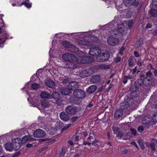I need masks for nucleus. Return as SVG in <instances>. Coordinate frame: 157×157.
Segmentation results:
<instances>
[{
    "instance_id": "nucleus-39",
    "label": "nucleus",
    "mask_w": 157,
    "mask_h": 157,
    "mask_svg": "<svg viewBox=\"0 0 157 157\" xmlns=\"http://www.w3.org/2000/svg\"><path fill=\"white\" fill-rule=\"evenodd\" d=\"M130 1L129 0H123V3L126 6L128 7L130 6H128V5H126L127 4H128V3H130Z\"/></svg>"
},
{
    "instance_id": "nucleus-24",
    "label": "nucleus",
    "mask_w": 157,
    "mask_h": 157,
    "mask_svg": "<svg viewBox=\"0 0 157 157\" xmlns=\"http://www.w3.org/2000/svg\"><path fill=\"white\" fill-rule=\"evenodd\" d=\"M51 96V98H53L56 100L59 99L60 98V94L58 92H56L53 93Z\"/></svg>"
},
{
    "instance_id": "nucleus-55",
    "label": "nucleus",
    "mask_w": 157,
    "mask_h": 157,
    "mask_svg": "<svg viewBox=\"0 0 157 157\" xmlns=\"http://www.w3.org/2000/svg\"><path fill=\"white\" fill-rule=\"evenodd\" d=\"M29 83H27V84L26 85L25 87V88L24 89H27L28 88V87L29 85Z\"/></svg>"
},
{
    "instance_id": "nucleus-57",
    "label": "nucleus",
    "mask_w": 157,
    "mask_h": 157,
    "mask_svg": "<svg viewBox=\"0 0 157 157\" xmlns=\"http://www.w3.org/2000/svg\"><path fill=\"white\" fill-rule=\"evenodd\" d=\"M68 143L71 145H72L73 144V142L71 140H69L68 141Z\"/></svg>"
},
{
    "instance_id": "nucleus-50",
    "label": "nucleus",
    "mask_w": 157,
    "mask_h": 157,
    "mask_svg": "<svg viewBox=\"0 0 157 157\" xmlns=\"http://www.w3.org/2000/svg\"><path fill=\"white\" fill-rule=\"evenodd\" d=\"M131 143L136 148H138V146L134 141H132Z\"/></svg>"
},
{
    "instance_id": "nucleus-32",
    "label": "nucleus",
    "mask_w": 157,
    "mask_h": 157,
    "mask_svg": "<svg viewBox=\"0 0 157 157\" xmlns=\"http://www.w3.org/2000/svg\"><path fill=\"white\" fill-rule=\"evenodd\" d=\"M131 95L132 98L136 97L138 95V93L137 91L135 90L132 91Z\"/></svg>"
},
{
    "instance_id": "nucleus-35",
    "label": "nucleus",
    "mask_w": 157,
    "mask_h": 157,
    "mask_svg": "<svg viewBox=\"0 0 157 157\" xmlns=\"http://www.w3.org/2000/svg\"><path fill=\"white\" fill-rule=\"evenodd\" d=\"M71 125V124H68L66 125L62 129V132L66 130L70 127Z\"/></svg>"
},
{
    "instance_id": "nucleus-42",
    "label": "nucleus",
    "mask_w": 157,
    "mask_h": 157,
    "mask_svg": "<svg viewBox=\"0 0 157 157\" xmlns=\"http://www.w3.org/2000/svg\"><path fill=\"white\" fill-rule=\"evenodd\" d=\"M112 129L115 133H116L118 131V128L117 127H112Z\"/></svg>"
},
{
    "instance_id": "nucleus-10",
    "label": "nucleus",
    "mask_w": 157,
    "mask_h": 157,
    "mask_svg": "<svg viewBox=\"0 0 157 157\" xmlns=\"http://www.w3.org/2000/svg\"><path fill=\"white\" fill-rule=\"evenodd\" d=\"M14 140H13L12 143H8L5 145V147L6 150L11 151L13 149L16 151L18 150L15 149L16 145V144L13 142Z\"/></svg>"
},
{
    "instance_id": "nucleus-27",
    "label": "nucleus",
    "mask_w": 157,
    "mask_h": 157,
    "mask_svg": "<svg viewBox=\"0 0 157 157\" xmlns=\"http://www.w3.org/2000/svg\"><path fill=\"white\" fill-rule=\"evenodd\" d=\"M41 105L42 107L44 108L48 107L50 105L49 102L46 100L41 101Z\"/></svg>"
},
{
    "instance_id": "nucleus-62",
    "label": "nucleus",
    "mask_w": 157,
    "mask_h": 157,
    "mask_svg": "<svg viewBox=\"0 0 157 157\" xmlns=\"http://www.w3.org/2000/svg\"><path fill=\"white\" fill-rule=\"evenodd\" d=\"M88 139L89 140H93V137L92 136H90L88 138Z\"/></svg>"
},
{
    "instance_id": "nucleus-13",
    "label": "nucleus",
    "mask_w": 157,
    "mask_h": 157,
    "mask_svg": "<svg viewBox=\"0 0 157 157\" xmlns=\"http://www.w3.org/2000/svg\"><path fill=\"white\" fill-rule=\"evenodd\" d=\"M62 44L65 47L67 48H70V49H69V51L71 52H74V51H76L78 50V48H76L74 46L71 45L70 43L66 41H64L62 42Z\"/></svg>"
},
{
    "instance_id": "nucleus-2",
    "label": "nucleus",
    "mask_w": 157,
    "mask_h": 157,
    "mask_svg": "<svg viewBox=\"0 0 157 157\" xmlns=\"http://www.w3.org/2000/svg\"><path fill=\"white\" fill-rule=\"evenodd\" d=\"M124 22H121L118 25L117 30L115 29L112 31L111 35L109 36L107 39V43L109 45L115 46L118 44L119 40L118 38H121L123 34H125V28H124Z\"/></svg>"
},
{
    "instance_id": "nucleus-58",
    "label": "nucleus",
    "mask_w": 157,
    "mask_h": 157,
    "mask_svg": "<svg viewBox=\"0 0 157 157\" xmlns=\"http://www.w3.org/2000/svg\"><path fill=\"white\" fill-rule=\"evenodd\" d=\"M137 70V68H136V67L133 69V73H135V72H136V71Z\"/></svg>"
},
{
    "instance_id": "nucleus-47",
    "label": "nucleus",
    "mask_w": 157,
    "mask_h": 157,
    "mask_svg": "<svg viewBox=\"0 0 157 157\" xmlns=\"http://www.w3.org/2000/svg\"><path fill=\"white\" fill-rule=\"evenodd\" d=\"M77 119V117H73L71 120V121L72 122H74Z\"/></svg>"
},
{
    "instance_id": "nucleus-14",
    "label": "nucleus",
    "mask_w": 157,
    "mask_h": 157,
    "mask_svg": "<svg viewBox=\"0 0 157 157\" xmlns=\"http://www.w3.org/2000/svg\"><path fill=\"white\" fill-rule=\"evenodd\" d=\"M29 0H25V2L20 3L21 0H15V2H16L17 6H21L22 5H24L27 8H30L31 7L32 4H28Z\"/></svg>"
},
{
    "instance_id": "nucleus-17",
    "label": "nucleus",
    "mask_w": 157,
    "mask_h": 157,
    "mask_svg": "<svg viewBox=\"0 0 157 157\" xmlns=\"http://www.w3.org/2000/svg\"><path fill=\"white\" fill-rule=\"evenodd\" d=\"M59 117L60 119L64 121H67L69 119V115L64 112H61L59 114Z\"/></svg>"
},
{
    "instance_id": "nucleus-21",
    "label": "nucleus",
    "mask_w": 157,
    "mask_h": 157,
    "mask_svg": "<svg viewBox=\"0 0 157 157\" xmlns=\"http://www.w3.org/2000/svg\"><path fill=\"white\" fill-rule=\"evenodd\" d=\"M123 112L122 110H117L116 111L115 113L114 117L115 118H118L123 115Z\"/></svg>"
},
{
    "instance_id": "nucleus-37",
    "label": "nucleus",
    "mask_w": 157,
    "mask_h": 157,
    "mask_svg": "<svg viewBox=\"0 0 157 157\" xmlns=\"http://www.w3.org/2000/svg\"><path fill=\"white\" fill-rule=\"evenodd\" d=\"M152 4L154 7L157 6V0H153Z\"/></svg>"
},
{
    "instance_id": "nucleus-28",
    "label": "nucleus",
    "mask_w": 157,
    "mask_h": 157,
    "mask_svg": "<svg viewBox=\"0 0 157 157\" xmlns=\"http://www.w3.org/2000/svg\"><path fill=\"white\" fill-rule=\"evenodd\" d=\"M146 145L148 147H150L151 149L154 151L155 149V144L154 143H152L151 144H149L147 143L146 144Z\"/></svg>"
},
{
    "instance_id": "nucleus-25",
    "label": "nucleus",
    "mask_w": 157,
    "mask_h": 157,
    "mask_svg": "<svg viewBox=\"0 0 157 157\" xmlns=\"http://www.w3.org/2000/svg\"><path fill=\"white\" fill-rule=\"evenodd\" d=\"M147 128V126L146 125L144 124V125L139 126L138 128V130L139 132L141 133L144 131L146 130Z\"/></svg>"
},
{
    "instance_id": "nucleus-19",
    "label": "nucleus",
    "mask_w": 157,
    "mask_h": 157,
    "mask_svg": "<svg viewBox=\"0 0 157 157\" xmlns=\"http://www.w3.org/2000/svg\"><path fill=\"white\" fill-rule=\"evenodd\" d=\"M100 79V76L99 75H93L91 77L90 81L93 83H96L99 81Z\"/></svg>"
},
{
    "instance_id": "nucleus-44",
    "label": "nucleus",
    "mask_w": 157,
    "mask_h": 157,
    "mask_svg": "<svg viewBox=\"0 0 157 157\" xmlns=\"http://www.w3.org/2000/svg\"><path fill=\"white\" fill-rule=\"evenodd\" d=\"M98 142V141L96 140H95L93 142L91 143V144L93 145H94L95 146H97L98 147V144H96L95 145V144L97 143Z\"/></svg>"
},
{
    "instance_id": "nucleus-52",
    "label": "nucleus",
    "mask_w": 157,
    "mask_h": 157,
    "mask_svg": "<svg viewBox=\"0 0 157 157\" xmlns=\"http://www.w3.org/2000/svg\"><path fill=\"white\" fill-rule=\"evenodd\" d=\"M91 143H89V142H87L84 141L83 142V144H84L85 145H88L89 146H90L91 145Z\"/></svg>"
},
{
    "instance_id": "nucleus-33",
    "label": "nucleus",
    "mask_w": 157,
    "mask_h": 157,
    "mask_svg": "<svg viewBox=\"0 0 157 157\" xmlns=\"http://www.w3.org/2000/svg\"><path fill=\"white\" fill-rule=\"evenodd\" d=\"M102 53H101V52L100 53H99V54H98L97 55V56H96V60L97 61H98V59H102Z\"/></svg>"
},
{
    "instance_id": "nucleus-46",
    "label": "nucleus",
    "mask_w": 157,
    "mask_h": 157,
    "mask_svg": "<svg viewBox=\"0 0 157 157\" xmlns=\"http://www.w3.org/2000/svg\"><path fill=\"white\" fill-rule=\"evenodd\" d=\"M124 47H122L120 50L119 54H120L121 55H122V52L124 51Z\"/></svg>"
},
{
    "instance_id": "nucleus-9",
    "label": "nucleus",
    "mask_w": 157,
    "mask_h": 157,
    "mask_svg": "<svg viewBox=\"0 0 157 157\" xmlns=\"http://www.w3.org/2000/svg\"><path fill=\"white\" fill-rule=\"evenodd\" d=\"M101 52V49L98 47L91 48L90 49L89 54L93 57H96L98 54Z\"/></svg>"
},
{
    "instance_id": "nucleus-60",
    "label": "nucleus",
    "mask_w": 157,
    "mask_h": 157,
    "mask_svg": "<svg viewBox=\"0 0 157 157\" xmlns=\"http://www.w3.org/2000/svg\"><path fill=\"white\" fill-rule=\"evenodd\" d=\"M79 137L78 136H76L75 138V140L76 141H77L78 140Z\"/></svg>"
},
{
    "instance_id": "nucleus-36",
    "label": "nucleus",
    "mask_w": 157,
    "mask_h": 157,
    "mask_svg": "<svg viewBox=\"0 0 157 157\" xmlns=\"http://www.w3.org/2000/svg\"><path fill=\"white\" fill-rule=\"evenodd\" d=\"M138 142L142 149H144L145 148V147L143 144L141 142L140 140H139Z\"/></svg>"
},
{
    "instance_id": "nucleus-63",
    "label": "nucleus",
    "mask_w": 157,
    "mask_h": 157,
    "mask_svg": "<svg viewBox=\"0 0 157 157\" xmlns=\"http://www.w3.org/2000/svg\"><path fill=\"white\" fill-rule=\"evenodd\" d=\"M36 77H37L36 75H33V76L31 78V79H32L33 78H35Z\"/></svg>"
},
{
    "instance_id": "nucleus-6",
    "label": "nucleus",
    "mask_w": 157,
    "mask_h": 157,
    "mask_svg": "<svg viewBox=\"0 0 157 157\" xmlns=\"http://www.w3.org/2000/svg\"><path fill=\"white\" fill-rule=\"evenodd\" d=\"M94 71L93 68H89L82 71L80 74L79 76L82 78L89 76L94 73Z\"/></svg>"
},
{
    "instance_id": "nucleus-26",
    "label": "nucleus",
    "mask_w": 157,
    "mask_h": 157,
    "mask_svg": "<svg viewBox=\"0 0 157 157\" xmlns=\"http://www.w3.org/2000/svg\"><path fill=\"white\" fill-rule=\"evenodd\" d=\"M130 1V3H128V4H127L126 5L128 6H131L132 5H133L135 6H137L139 2L136 0H129Z\"/></svg>"
},
{
    "instance_id": "nucleus-40",
    "label": "nucleus",
    "mask_w": 157,
    "mask_h": 157,
    "mask_svg": "<svg viewBox=\"0 0 157 157\" xmlns=\"http://www.w3.org/2000/svg\"><path fill=\"white\" fill-rule=\"evenodd\" d=\"M100 67L102 69H106L109 68V66L105 65H100Z\"/></svg>"
},
{
    "instance_id": "nucleus-23",
    "label": "nucleus",
    "mask_w": 157,
    "mask_h": 157,
    "mask_svg": "<svg viewBox=\"0 0 157 157\" xmlns=\"http://www.w3.org/2000/svg\"><path fill=\"white\" fill-rule=\"evenodd\" d=\"M151 121V119L148 116L145 117L143 120L142 123L144 124H148Z\"/></svg>"
},
{
    "instance_id": "nucleus-61",
    "label": "nucleus",
    "mask_w": 157,
    "mask_h": 157,
    "mask_svg": "<svg viewBox=\"0 0 157 157\" xmlns=\"http://www.w3.org/2000/svg\"><path fill=\"white\" fill-rule=\"evenodd\" d=\"M87 134H88L87 132H83V135L85 136H87Z\"/></svg>"
},
{
    "instance_id": "nucleus-43",
    "label": "nucleus",
    "mask_w": 157,
    "mask_h": 157,
    "mask_svg": "<svg viewBox=\"0 0 157 157\" xmlns=\"http://www.w3.org/2000/svg\"><path fill=\"white\" fill-rule=\"evenodd\" d=\"M130 131L133 135H135L136 133V131L134 128H131L130 129Z\"/></svg>"
},
{
    "instance_id": "nucleus-22",
    "label": "nucleus",
    "mask_w": 157,
    "mask_h": 157,
    "mask_svg": "<svg viewBox=\"0 0 157 157\" xmlns=\"http://www.w3.org/2000/svg\"><path fill=\"white\" fill-rule=\"evenodd\" d=\"M40 96L42 98H51V95L45 92H42L40 94Z\"/></svg>"
},
{
    "instance_id": "nucleus-56",
    "label": "nucleus",
    "mask_w": 157,
    "mask_h": 157,
    "mask_svg": "<svg viewBox=\"0 0 157 157\" xmlns=\"http://www.w3.org/2000/svg\"><path fill=\"white\" fill-rule=\"evenodd\" d=\"M32 145L31 144H28L26 145V147H32Z\"/></svg>"
},
{
    "instance_id": "nucleus-38",
    "label": "nucleus",
    "mask_w": 157,
    "mask_h": 157,
    "mask_svg": "<svg viewBox=\"0 0 157 157\" xmlns=\"http://www.w3.org/2000/svg\"><path fill=\"white\" fill-rule=\"evenodd\" d=\"M131 77H128V76H125L123 82L124 84H125L127 82V79H130Z\"/></svg>"
},
{
    "instance_id": "nucleus-48",
    "label": "nucleus",
    "mask_w": 157,
    "mask_h": 157,
    "mask_svg": "<svg viewBox=\"0 0 157 157\" xmlns=\"http://www.w3.org/2000/svg\"><path fill=\"white\" fill-rule=\"evenodd\" d=\"M134 55L135 57H138L139 56V53L136 51H135L134 52Z\"/></svg>"
},
{
    "instance_id": "nucleus-7",
    "label": "nucleus",
    "mask_w": 157,
    "mask_h": 157,
    "mask_svg": "<svg viewBox=\"0 0 157 157\" xmlns=\"http://www.w3.org/2000/svg\"><path fill=\"white\" fill-rule=\"evenodd\" d=\"M73 95L75 97L79 99L84 98L86 96L85 92L80 89L74 90L73 92Z\"/></svg>"
},
{
    "instance_id": "nucleus-18",
    "label": "nucleus",
    "mask_w": 157,
    "mask_h": 157,
    "mask_svg": "<svg viewBox=\"0 0 157 157\" xmlns=\"http://www.w3.org/2000/svg\"><path fill=\"white\" fill-rule=\"evenodd\" d=\"M45 82L47 86L51 88H53L55 86L54 82L52 80L49 79L45 80Z\"/></svg>"
},
{
    "instance_id": "nucleus-51",
    "label": "nucleus",
    "mask_w": 157,
    "mask_h": 157,
    "mask_svg": "<svg viewBox=\"0 0 157 157\" xmlns=\"http://www.w3.org/2000/svg\"><path fill=\"white\" fill-rule=\"evenodd\" d=\"M152 27V25L150 24V23H148L146 27L147 28H151Z\"/></svg>"
},
{
    "instance_id": "nucleus-53",
    "label": "nucleus",
    "mask_w": 157,
    "mask_h": 157,
    "mask_svg": "<svg viewBox=\"0 0 157 157\" xmlns=\"http://www.w3.org/2000/svg\"><path fill=\"white\" fill-rule=\"evenodd\" d=\"M122 152L123 154H127V153H128V150H127L126 149H125L122 151Z\"/></svg>"
},
{
    "instance_id": "nucleus-30",
    "label": "nucleus",
    "mask_w": 157,
    "mask_h": 157,
    "mask_svg": "<svg viewBox=\"0 0 157 157\" xmlns=\"http://www.w3.org/2000/svg\"><path fill=\"white\" fill-rule=\"evenodd\" d=\"M31 86L33 90L38 89L40 87V86L36 83H34L32 84Z\"/></svg>"
},
{
    "instance_id": "nucleus-54",
    "label": "nucleus",
    "mask_w": 157,
    "mask_h": 157,
    "mask_svg": "<svg viewBox=\"0 0 157 157\" xmlns=\"http://www.w3.org/2000/svg\"><path fill=\"white\" fill-rule=\"evenodd\" d=\"M91 38L92 40H93L94 41L96 40H97V38L95 36H92Z\"/></svg>"
},
{
    "instance_id": "nucleus-45",
    "label": "nucleus",
    "mask_w": 157,
    "mask_h": 157,
    "mask_svg": "<svg viewBox=\"0 0 157 157\" xmlns=\"http://www.w3.org/2000/svg\"><path fill=\"white\" fill-rule=\"evenodd\" d=\"M121 60V58L120 57L118 56L115 59V61L116 63L119 62Z\"/></svg>"
},
{
    "instance_id": "nucleus-15",
    "label": "nucleus",
    "mask_w": 157,
    "mask_h": 157,
    "mask_svg": "<svg viewBox=\"0 0 157 157\" xmlns=\"http://www.w3.org/2000/svg\"><path fill=\"white\" fill-rule=\"evenodd\" d=\"M78 42L80 45H86L87 47L92 46L93 43L90 41H86L85 39L78 40Z\"/></svg>"
},
{
    "instance_id": "nucleus-11",
    "label": "nucleus",
    "mask_w": 157,
    "mask_h": 157,
    "mask_svg": "<svg viewBox=\"0 0 157 157\" xmlns=\"http://www.w3.org/2000/svg\"><path fill=\"white\" fill-rule=\"evenodd\" d=\"M33 134L35 137L40 138L44 137L46 135V133L43 130L39 129L35 130Z\"/></svg>"
},
{
    "instance_id": "nucleus-16",
    "label": "nucleus",
    "mask_w": 157,
    "mask_h": 157,
    "mask_svg": "<svg viewBox=\"0 0 157 157\" xmlns=\"http://www.w3.org/2000/svg\"><path fill=\"white\" fill-rule=\"evenodd\" d=\"M102 59H98V62H103L107 61L110 57V55L106 52L105 53H102Z\"/></svg>"
},
{
    "instance_id": "nucleus-8",
    "label": "nucleus",
    "mask_w": 157,
    "mask_h": 157,
    "mask_svg": "<svg viewBox=\"0 0 157 157\" xmlns=\"http://www.w3.org/2000/svg\"><path fill=\"white\" fill-rule=\"evenodd\" d=\"M117 137L124 140H129L132 136L130 133H127L124 134L122 132H119L117 134Z\"/></svg>"
},
{
    "instance_id": "nucleus-12",
    "label": "nucleus",
    "mask_w": 157,
    "mask_h": 157,
    "mask_svg": "<svg viewBox=\"0 0 157 157\" xmlns=\"http://www.w3.org/2000/svg\"><path fill=\"white\" fill-rule=\"evenodd\" d=\"M77 109L72 106H67L66 109V111L68 114L71 115L75 114L77 112Z\"/></svg>"
},
{
    "instance_id": "nucleus-41",
    "label": "nucleus",
    "mask_w": 157,
    "mask_h": 157,
    "mask_svg": "<svg viewBox=\"0 0 157 157\" xmlns=\"http://www.w3.org/2000/svg\"><path fill=\"white\" fill-rule=\"evenodd\" d=\"M64 153V148H62L60 151L59 155L60 156H62L63 155Z\"/></svg>"
},
{
    "instance_id": "nucleus-3",
    "label": "nucleus",
    "mask_w": 157,
    "mask_h": 157,
    "mask_svg": "<svg viewBox=\"0 0 157 157\" xmlns=\"http://www.w3.org/2000/svg\"><path fill=\"white\" fill-rule=\"evenodd\" d=\"M151 73L148 71L146 73V77L144 75H141L140 79H137L135 82V85L136 88H139L143 84L145 86H149L151 83L152 79L151 77Z\"/></svg>"
},
{
    "instance_id": "nucleus-31",
    "label": "nucleus",
    "mask_w": 157,
    "mask_h": 157,
    "mask_svg": "<svg viewBox=\"0 0 157 157\" xmlns=\"http://www.w3.org/2000/svg\"><path fill=\"white\" fill-rule=\"evenodd\" d=\"M133 22L132 20H129L128 22L127 25L128 27L131 29L133 25Z\"/></svg>"
},
{
    "instance_id": "nucleus-64",
    "label": "nucleus",
    "mask_w": 157,
    "mask_h": 157,
    "mask_svg": "<svg viewBox=\"0 0 157 157\" xmlns=\"http://www.w3.org/2000/svg\"><path fill=\"white\" fill-rule=\"evenodd\" d=\"M113 86V84H111L110 85L109 87V89H110V88H111Z\"/></svg>"
},
{
    "instance_id": "nucleus-59",
    "label": "nucleus",
    "mask_w": 157,
    "mask_h": 157,
    "mask_svg": "<svg viewBox=\"0 0 157 157\" xmlns=\"http://www.w3.org/2000/svg\"><path fill=\"white\" fill-rule=\"evenodd\" d=\"M154 73L155 76H157V71L156 70H155L154 71Z\"/></svg>"
},
{
    "instance_id": "nucleus-1",
    "label": "nucleus",
    "mask_w": 157,
    "mask_h": 157,
    "mask_svg": "<svg viewBox=\"0 0 157 157\" xmlns=\"http://www.w3.org/2000/svg\"><path fill=\"white\" fill-rule=\"evenodd\" d=\"M62 58L64 60L68 62L66 65V67L71 69H73L77 67L75 63H90L94 60L93 58L89 56L86 57L85 53L81 51L78 53L77 57L73 55L66 53L63 55Z\"/></svg>"
},
{
    "instance_id": "nucleus-4",
    "label": "nucleus",
    "mask_w": 157,
    "mask_h": 157,
    "mask_svg": "<svg viewBox=\"0 0 157 157\" xmlns=\"http://www.w3.org/2000/svg\"><path fill=\"white\" fill-rule=\"evenodd\" d=\"M35 139L29 136H25L22 138V140H21L19 138L14 139L13 142L16 144V146L15 149H18L20 148L21 144H24L28 141H33Z\"/></svg>"
},
{
    "instance_id": "nucleus-34",
    "label": "nucleus",
    "mask_w": 157,
    "mask_h": 157,
    "mask_svg": "<svg viewBox=\"0 0 157 157\" xmlns=\"http://www.w3.org/2000/svg\"><path fill=\"white\" fill-rule=\"evenodd\" d=\"M152 120L154 122H157V113L154 114Z\"/></svg>"
},
{
    "instance_id": "nucleus-5",
    "label": "nucleus",
    "mask_w": 157,
    "mask_h": 157,
    "mask_svg": "<svg viewBox=\"0 0 157 157\" xmlns=\"http://www.w3.org/2000/svg\"><path fill=\"white\" fill-rule=\"evenodd\" d=\"M78 87V83L77 82H72L68 84L67 88L61 89L60 92L63 95H67L70 93L71 90Z\"/></svg>"
},
{
    "instance_id": "nucleus-20",
    "label": "nucleus",
    "mask_w": 157,
    "mask_h": 157,
    "mask_svg": "<svg viewBox=\"0 0 157 157\" xmlns=\"http://www.w3.org/2000/svg\"><path fill=\"white\" fill-rule=\"evenodd\" d=\"M97 87L94 85H92L89 86L86 90V92L89 94L94 92L97 90Z\"/></svg>"
},
{
    "instance_id": "nucleus-29",
    "label": "nucleus",
    "mask_w": 157,
    "mask_h": 157,
    "mask_svg": "<svg viewBox=\"0 0 157 157\" xmlns=\"http://www.w3.org/2000/svg\"><path fill=\"white\" fill-rule=\"evenodd\" d=\"M150 12L152 16L155 17L157 16V11L156 10L152 9L151 10Z\"/></svg>"
},
{
    "instance_id": "nucleus-49",
    "label": "nucleus",
    "mask_w": 157,
    "mask_h": 157,
    "mask_svg": "<svg viewBox=\"0 0 157 157\" xmlns=\"http://www.w3.org/2000/svg\"><path fill=\"white\" fill-rule=\"evenodd\" d=\"M137 64L139 66H142V62H141V60H140L138 61V62L137 63Z\"/></svg>"
}]
</instances>
